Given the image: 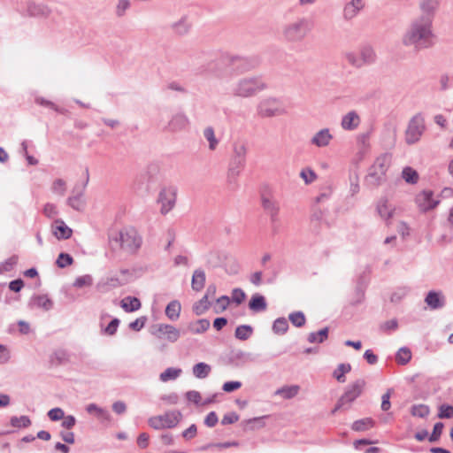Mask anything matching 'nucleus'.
<instances>
[{
    "label": "nucleus",
    "mask_w": 453,
    "mask_h": 453,
    "mask_svg": "<svg viewBox=\"0 0 453 453\" xmlns=\"http://www.w3.org/2000/svg\"><path fill=\"white\" fill-rule=\"evenodd\" d=\"M230 303V298L226 296H222L217 299L214 311L216 313L224 311Z\"/></svg>",
    "instance_id": "obj_42"
},
{
    "label": "nucleus",
    "mask_w": 453,
    "mask_h": 453,
    "mask_svg": "<svg viewBox=\"0 0 453 453\" xmlns=\"http://www.w3.org/2000/svg\"><path fill=\"white\" fill-rule=\"evenodd\" d=\"M282 104L276 99H267L259 105V113L262 116L270 117L283 112Z\"/></svg>",
    "instance_id": "obj_11"
},
{
    "label": "nucleus",
    "mask_w": 453,
    "mask_h": 453,
    "mask_svg": "<svg viewBox=\"0 0 453 453\" xmlns=\"http://www.w3.org/2000/svg\"><path fill=\"white\" fill-rule=\"evenodd\" d=\"M145 321H146L145 318H143V317L139 318V319H135L134 322L130 323L129 326L131 329H133L134 331H139L144 326Z\"/></svg>",
    "instance_id": "obj_58"
},
{
    "label": "nucleus",
    "mask_w": 453,
    "mask_h": 453,
    "mask_svg": "<svg viewBox=\"0 0 453 453\" xmlns=\"http://www.w3.org/2000/svg\"><path fill=\"white\" fill-rule=\"evenodd\" d=\"M411 413L413 417L426 418L430 413V409L426 404H417L411 408Z\"/></svg>",
    "instance_id": "obj_33"
},
{
    "label": "nucleus",
    "mask_w": 453,
    "mask_h": 453,
    "mask_svg": "<svg viewBox=\"0 0 453 453\" xmlns=\"http://www.w3.org/2000/svg\"><path fill=\"white\" fill-rule=\"evenodd\" d=\"M310 31V26L305 21H300L286 28L284 35L288 41H298L303 39Z\"/></svg>",
    "instance_id": "obj_8"
},
{
    "label": "nucleus",
    "mask_w": 453,
    "mask_h": 453,
    "mask_svg": "<svg viewBox=\"0 0 453 453\" xmlns=\"http://www.w3.org/2000/svg\"><path fill=\"white\" fill-rule=\"evenodd\" d=\"M438 7L437 0H424L421 4V17L428 16L431 19L433 17V13L435 9Z\"/></svg>",
    "instance_id": "obj_26"
},
{
    "label": "nucleus",
    "mask_w": 453,
    "mask_h": 453,
    "mask_svg": "<svg viewBox=\"0 0 453 453\" xmlns=\"http://www.w3.org/2000/svg\"><path fill=\"white\" fill-rule=\"evenodd\" d=\"M10 358V353L6 347L0 344V364L6 363Z\"/></svg>",
    "instance_id": "obj_61"
},
{
    "label": "nucleus",
    "mask_w": 453,
    "mask_h": 453,
    "mask_svg": "<svg viewBox=\"0 0 453 453\" xmlns=\"http://www.w3.org/2000/svg\"><path fill=\"white\" fill-rule=\"evenodd\" d=\"M150 436L146 433L141 434L137 438V445L141 449H146L149 445Z\"/></svg>",
    "instance_id": "obj_55"
},
{
    "label": "nucleus",
    "mask_w": 453,
    "mask_h": 453,
    "mask_svg": "<svg viewBox=\"0 0 453 453\" xmlns=\"http://www.w3.org/2000/svg\"><path fill=\"white\" fill-rule=\"evenodd\" d=\"M238 419H239V416L234 412H231V413L226 414L222 418L221 423L223 425L234 424V423L237 422Z\"/></svg>",
    "instance_id": "obj_52"
},
{
    "label": "nucleus",
    "mask_w": 453,
    "mask_h": 453,
    "mask_svg": "<svg viewBox=\"0 0 453 453\" xmlns=\"http://www.w3.org/2000/svg\"><path fill=\"white\" fill-rule=\"evenodd\" d=\"M359 123V116L355 111H350L342 118V127L345 130H353L358 127Z\"/></svg>",
    "instance_id": "obj_17"
},
{
    "label": "nucleus",
    "mask_w": 453,
    "mask_h": 453,
    "mask_svg": "<svg viewBox=\"0 0 453 453\" xmlns=\"http://www.w3.org/2000/svg\"><path fill=\"white\" fill-rule=\"evenodd\" d=\"M390 163L391 159L389 156L383 155L379 157L371 167L370 176L374 178L375 180L380 181L386 175Z\"/></svg>",
    "instance_id": "obj_7"
},
{
    "label": "nucleus",
    "mask_w": 453,
    "mask_h": 453,
    "mask_svg": "<svg viewBox=\"0 0 453 453\" xmlns=\"http://www.w3.org/2000/svg\"><path fill=\"white\" fill-rule=\"evenodd\" d=\"M50 190L56 196H65L66 191L65 180H64L63 179H56L55 180H53L51 184Z\"/></svg>",
    "instance_id": "obj_27"
},
{
    "label": "nucleus",
    "mask_w": 453,
    "mask_h": 453,
    "mask_svg": "<svg viewBox=\"0 0 453 453\" xmlns=\"http://www.w3.org/2000/svg\"><path fill=\"white\" fill-rule=\"evenodd\" d=\"M426 304L433 310L443 306V298L440 293L430 291L426 297Z\"/></svg>",
    "instance_id": "obj_22"
},
{
    "label": "nucleus",
    "mask_w": 453,
    "mask_h": 453,
    "mask_svg": "<svg viewBox=\"0 0 453 453\" xmlns=\"http://www.w3.org/2000/svg\"><path fill=\"white\" fill-rule=\"evenodd\" d=\"M151 334L157 339L167 341L169 342H175L180 336V332L178 328L169 324H157L151 328Z\"/></svg>",
    "instance_id": "obj_4"
},
{
    "label": "nucleus",
    "mask_w": 453,
    "mask_h": 453,
    "mask_svg": "<svg viewBox=\"0 0 453 453\" xmlns=\"http://www.w3.org/2000/svg\"><path fill=\"white\" fill-rule=\"evenodd\" d=\"M227 324V320L225 318H217L213 321V327L219 331Z\"/></svg>",
    "instance_id": "obj_62"
},
{
    "label": "nucleus",
    "mask_w": 453,
    "mask_h": 453,
    "mask_svg": "<svg viewBox=\"0 0 453 453\" xmlns=\"http://www.w3.org/2000/svg\"><path fill=\"white\" fill-rule=\"evenodd\" d=\"M365 386V381L364 380H357L352 383L349 387L348 390L344 393V395L340 398L337 405L334 410V412L341 409L343 405L350 403L356 398H357L361 395Z\"/></svg>",
    "instance_id": "obj_6"
},
{
    "label": "nucleus",
    "mask_w": 453,
    "mask_h": 453,
    "mask_svg": "<svg viewBox=\"0 0 453 453\" xmlns=\"http://www.w3.org/2000/svg\"><path fill=\"white\" fill-rule=\"evenodd\" d=\"M345 58L350 65L360 67L372 62L374 60V53L372 48L364 47L360 52H346Z\"/></svg>",
    "instance_id": "obj_5"
},
{
    "label": "nucleus",
    "mask_w": 453,
    "mask_h": 453,
    "mask_svg": "<svg viewBox=\"0 0 453 453\" xmlns=\"http://www.w3.org/2000/svg\"><path fill=\"white\" fill-rule=\"evenodd\" d=\"M210 327V321L206 319H201L189 323L188 329L193 334H203Z\"/></svg>",
    "instance_id": "obj_23"
},
{
    "label": "nucleus",
    "mask_w": 453,
    "mask_h": 453,
    "mask_svg": "<svg viewBox=\"0 0 453 453\" xmlns=\"http://www.w3.org/2000/svg\"><path fill=\"white\" fill-rule=\"evenodd\" d=\"M377 209L380 215L385 219H389L392 216L393 209L388 204L387 200L380 201Z\"/></svg>",
    "instance_id": "obj_37"
},
{
    "label": "nucleus",
    "mask_w": 453,
    "mask_h": 453,
    "mask_svg": "<svg viewBox=\"0 0 453 453\" xmlns=\"http://www.w3.org/2000/svg\"><path fill=\"white\" fill-rule=\"evenodd\" d=\"M289 320L294 326L297 327L303 326L306 321L304 314L301 311L291 313L289 315Z\"/></svg>",
    "instance_id": "obj_41"
},
{
    "label": "nucleus",
    "mask_w": 453,
    "mask_h": 453,
    "mask_svg": "<svg viewBox=\"0 0 453 453\" xmlns=\"http://www.w3.org/2000/svg\"><path fill=\"white\" fill-rule=\"evenodd\" d=\"M211 291V294L214 295L215 288H213L212 289H211V288H209L208 290H207V294L202 299H200L198 302H196L193 305V311L196 315L199 316V315L203 314L210 308V302H209L208 294Z\"/></svg>",
    "instance_id": "obj_18"
},
{
    "label": "nucleus",
    "mask_w": 453,
    "mask_h": 453,
    "mask_svg": "<svg viewBox=\"0 0 453 453\" xmlns=\"http://www.w3.org/2000/svg\"><path fill=\"white\" fill-rule=\"evenodd\" d=\"M33 305L45 311L52 307V302L46 296H38L33 298Z\"/></svg>",
    "instance_id": "obj_31"
},
{
    "label": "nucleus",
    "mask_w": 453,
    "mask_h": 453,
    "mask_svg": "<svg viewBox=\"0 0 453 453\" xmlns=\"http://www.w3.org/2000/svg\"><path fill=\"white\" fill-rule=\"evenodd\" d=\"M443 429V424L441 422H438L434 425L433 433L431 436L429 437L430 441H436L439 437L441 436Z\"/></svg>",
    "instance_id": "obj_49"
},
{
    "label": "nucleus",
    "mask_w": 453,
    "mask_h": 453,
    "mask_svg": "<svg viewBox=\"0 0 453 453\" xmlns=\"http://www.w3.org/2000/svg\"><path fill=\"white\" fill-rule=\"evenodd\" d=\"M11 423L15 427H27L30 426L31 421L28 417L21 416V417H14L12 418Z\"/></svg>",
    "instance_id": "obj_45"
},
{
    "label": "nucleus",
    "mask_w": 453,
    "mask_h": 453,
    "mask_svg": "<svg viewBox=\"0 0 453 453\" xmlns=\"http://www.w3.org/2000/svg\"><path fill=\"white\" fill-rule=\"evenodd\" d=\"M48 416L51 420L57 421L64 418V411L60 408H54L48 412Z\"/></svg>",
    "instance_id": "obj_50"
},
{
    "label": "nucleus",
    "mask_w": 453,
    "mask_h": 453,
    "mask_svg": "<svg viewBox=\"0 0 453 453\" xmlns=\"http://www.w3.org/2000/svg\"><path fill=\"white\" fill-rule=\"evenodd\" d=\"M357 5H353L351 3H349L345 8H344V16L347 19L353 18L357 12H358L356 8Z\"/></svg>",
    "instance_id": "obj_54"
},
{
    "label": "nucleus",
    "mask_w": 453,
    "mask_h": 453,
    "mask_svg": "<svg viewBox=\"0 0 453 453\" xmlns=\"http://www.w3.org/2000/svg\"><path fill=\"white\" fill-rule=\"evenodd\" d=\"M432 20L428 16L415 19L403 36L405 45L426 47L432 37Z\"/></svg>",
    "instance_id": "obj_1"
},
{
    "label": "nucleus",
    "mask_w": 453,
    "mask_h": 453,
    "mask_svg": "<svg viewBox=\"0 0 453 453\" xmlns=\"http://www.w3.org/2000/svg\"><path fill=\"white\" fill-rule=\"evenodd\" d=\"M351 370V365L349 364H341L334 370L333 376L340 382L345 381V374L349 372Z\"/></svg>",
    "instance_id": "obj_30"
},
{
    "label": "nucleus",
    "mask_w": 453,
    "mask_h": 453,
    "mask_svg": "<svg viewBox=\"0 0 453 453\" xmlns=\"http://www.w3.org/2000/svg\"><path fill=\"white\" fill-rule=\"evenodd\" d=\"M72 229L64 221L57 220L53 225V234L58 239H68L72 235Z\"/></svg>",
    "instance_id": "obj_16"
},
{
    "label": "nucleus",
    "mask_w": 453,
    "mask_h": 453,
    "mask_svg": "<svg viewBox=\"0 0 453 453\" xmlns=\"http://www.w3.org/2000/svg\"><path fill=\"white\" fill-rule=\"evenodd\" d=\"M92 285V278L89 275L79 277L74 281V286L78 288L88 287Z\"/></svg>",
    "instance_id": "obj_47"
},
{
    "label": "nucleus",
    "mask_w": 453,
    "mask_h": 453,
    "mask_svg": "<svg viewBox=\"0 0 453 453\" xmlns=\"http://www.w3.org/2000/svg\"><path fill=\"white\" fill-rule=\"evenodd\" d=\"M415 202L421 211H427L434 209L439 201L434 198L432 191L424 190L416 196Z\"/></svg>",
    "instance_id": "obj_9"
},
{
    "label": "nucleus",
    "mask_w": 453,
    "mask_h": 453,
    "mask_svg": "<svg viewBox=\"0 0 453 453\" xmlns=\"http://www.w3.org/2000/svg\"><path fill=\"white\" fill-rule=\"evenodd\" d=\"M181 373V370L179 368H167L165 372L160 374V380L166 382L168 380L177 379Z\"/></svg>",
    "instance_id": "obj_32"
},
{
    "label": "nucleus",
    "mask_w": 453,
    "mask_h": 453,
    "mask_svg": "<svg viewBox=\"0 0 453 453\" xmlns=\"http://www.w3.org/2000/svg\"><path fill=\"white\" fill-rule=\"evenodd\" d=\"M141 305L140 300L133 296H127L120 302V306L126 312L138 311L141 308Z\"/></svg>",
    "instance_id": "obj_19"
},
{
    "label": "nucleus",
    "mask_w": 453,
    "mask_h": 453,
    "mask_svg": "<svg viewBox=\"0 0 453 453\" xmlns=\"http://www.w3.org/2000/svg\"><path fill=\"white\" fill-rule=\"evenodd\" d=\"M204 137L209 142V147L211 150H215L218 145V140L215 137L214 131L211 127H207L203 132Z\"/></svg>",
    "instance_id": "obj_43"
},
{
    "label": "nucleus",
    "mask_w": 453,
    "mask_h": 453,
    "mask_svg": "<svg viewBox=\"0 0 453 453\" xmlns=\"http://www.w3.org/2000/svg\"><path fill=\"white\" fill-rule=\"evenodd\" d=\"M299 391L298 386L284 387L276 391V395L282 396L285 399H289L297 395Z\"/></svg>",
    "instance_id": "obj_34"
},
{
    "label": "nucleus",
    "mask_w": 453,
    "mask_h": 453,
    "mask_svg": "<svg viewBox=\"0 0 453 453\" xmlns=\"http://www.w3.org/2000/svg\"><path fill=\"white\" fill-rule=\"evenodd\" d=\"M23 286L24 284L21 280H15L10 283L9 288L12 291L19 292L23 288Z\"/></svg>",
    "instance_id": "obj_63"
},
{
    "label": "nucleus",
    "mask_w": 453,
    "mask_h": 453,
    "mask_svg": "<svg viewBox=\"0 0 453 453\" xmlns=\"http://www.w3.org/2000/svg\"><path fill=\"white\" fill-rule=\"evenodd\" d=\"M396 361L400 365H406L411 358V352L407 348H402L396 354Z\"/></svg>",
    "instance_id": "obj_39"
},
{
    "label": "nucleus",
    "mask_w": 453,
    "mask_h": 453,
    "mask_svg": "<svg viewBox=\"0 0 453 453\" xmlns=\"http://www.w3.org/2000/svg\"><path fill=\"white\" fill-rule=\"evenodd\" d=\"M204 423L209 427L214 426L218 423V416L214 411L210 412L204 420Z\"/></svg>",
    "instance_id": "obj_57"
},
{
    "label": "nucleus",
    "mask_w": 453,
    "mask_h": 453,
    "mask_svg": "<svg viewBox=\"0 0 453 453\" xmlns=\"http://www.w3.org/2000/svg\"><path fill=\"white\" fill-rule=\"evenodd\" d=\"M263 209L270 215L272 221H276L280 212V204L271 194H263L261 196Z\"/></svg>",
    "instance_id": "obj_12"
},
{
    "label": "nucleus",
    "mask_w": 453,
    "mask_h": 453,
    "mask_svg": "<svg viewBox=\"0 0 453 453\" xmlns=\"http://www.w3.org/2000/svg\"><path fill=\"white\" fill-rule=\"evenodd\" d=\"M43 211L47 217L53 218L57 215V207L52 203H47L43 208Z\"/></svg>",
    "instance_id": "obj_59"
},
{
    "label": "nucleus",
    "mask_w": 453,
    "mask_h": 453,
    "mask_svg": "<svg viewBox=\"0 0 453 453\" xmlns=\"http://www.w3.org/2000/svg\"><path fill=\"white\" fill-rule=\"evenodd\" d=\"M264 87V83L258 80H244L239 85L238 94L242 96H249L253 95L255 92L263 89Z\"/></svg>",
    "instance_id": "obj_14"
},
{
    "label": "nucleus",
    "mask_w": 453,
    "mask_h": 453,
    "mask_svg": "<svg viewBox=\"0 0 453 453\" xmlns=\"http://www.w3.org/2000/svg\"><path fill=\"white\" fill-rule=\"evenodd\" d=\"M181 305L179 301L173 300L170 302L165 308L166 317L172 320L176 321L180 318Z\"/></svg>",
    "instance_id": "obj_20"
},
{
    "label": "nucleus",
    "mask_w": 453,
    "mask_h": 453,
    "mask_svg": "<svg viewBox=\"0 0 453 453\" xmlns=\"http://www.w3.org/2000/svg\"><path fill=\"white\" fill-rule=\"evenodd\" d=\"M305 183H311L316 179V175L313 171L310 169H304L300 173Z\"/></svg>",
    "instance_id": "obj_51"
},
{
    "label": "nucleus",
    "mask_w": 453,
    "mask_h": 453,
    "mask_svg": "<svg viewBox=\"0 0 453 453\" xmlns=\"http://www.w3.org/2000/svg\"><path fill=\"white\" fill-rule=\"evenodd\" d=\"M176 191L173 188H164L159 194L158 202L161 203L162 213H167L174 206Z\"/></svg>",
    "instance_id": "obj_10"
},
{
    "label": "nucleus",
    "mask_w": 453,
    "mask_h": 453,
    "mask_svg": "<svg viewBox=\"0 0 453 453\" xmlns=\"http://www.w3.org/2000/svg\"><path fill=\"white\" fill-rule=\"evenodd\" d=\"M438 417L440 418H450L453 417V406L442 404L439 408Z\"/></svg>",
    "instance_id": "obj_46"
},
{
    "label": "nucleus",
    "mask_w": 453,
    "mask_h": 453,
    "mask_svg": "<svg viewBox=\"0 0 453 453\" xmlns=\"http://www.w3.org/2000/svg\"><path fill=\"white\" fill-rule=\"evenodd\" d=\"M112 409L117 414H122L126 411L127 407L125 403L119 401L113 403Z\"/></svg>",
    "instance_id": "obj_64"
},
{
    "label": "nucleus",
    "mask_w": 453,
    "mask_h": 453,
    "mask_svg": "<svg viewBox=\"0 0 453 453\" xmlns=\"http://www.w3.org/2000/svg\"><path fill=\"white\" fill-rule=\"evenodd\" d=\"M56 263L58 267L65 268L71 265L73 263V259L69 254L60 253Z\"/></svg>",
    "instance_id": "obj_44"
},
{
    "label": "nucleus",
    "mask_w": 453,
    "mask_h": 453,
    "mask_svg": "<svg viewBox=\"0 0 453 453\" xmlns=\"http://www.w3.org/2000/svg\"><path fill=\"white\" fill-rule=\"evenodd\" d=\"M131 273L129 270H120L118 273L109 276L104 285L110 288H118L127 284L130 279Z\"/></svg>",
    "instance_id": "obj_15"
},
{
    "label": "nucleus",
    "mask_w": 453,
    "mask_h": 453,
    "mask_svg": "<svg viewBox=\"0 0 453 453\" xmlns=\"http://www.w3.org/2000/svg\"><path fill=\"white\" fill-rule=\"evenodd\" d=\"M205 284V273L203 270H196L192 276L191 286L195 291H200Z\"/></svg>",
    "instance_id": "obj_24"
},
{
    "label": "nucleus",
    "mask_w": 453,
    "mask_h": 453,
    "mask_svg": "<svg viewBox=\"0 0 453 453\" xmlns=\"http://www.w3.org/2000/svg\"><path fill=\"white\" fill-rule=\"evenodd\" d=\"M114 240L119 243V247L126 252L134 253L142 245V238L132 226L122 228Z\"/></svg>",
    "instance_id": "obj_2"
},
{
    "label": "nucleus",
    "mask_w": 453,
    "mask_h": 453,
    "mask_svg": "<svg viewBox=\"0 0 453 453\" xmlns=\"http://www.w3.org/2000/svg\"><path fill=\"white\" fill-rule=\"evenodd\" d=\"M327 334L328 329L325 327L317 333L310 334L308 340L310 342H323L327 338Z\"/></svg>",
    "instance_id": "obj_38"
},
{
    "label": "nucleus",
    "mask_w": 453,
    "mask_h": 453,
    "mask_svg": "<svg viewBox=\"0 0 453 453\" xmlns=\"http://www.w3.org/2000/svg\"><path fill=\"white\" fill-rule=\"evenodd\" d=\"M403 179L410 184H415L418 180V174L416 170L411 167H405L402 172Z\"/></svg>",
    "instance_id": "obj_29"
},
{
    "label": "nucleus",
    "mask_w": 453,
    "mask_h": 453,
    "mask_svg": "<svg viewBox=\"0 0 453 453\" xmlns=\"http://www.w3.org/2000/svg\"><path fill=\"white\" fill-rule=\"evenodd\" d=\"M249 307L253 311H261L266 309V302L263 296L255 295L251 297Z\"/></svg>",
    "instance_id": "obj_25"
},
{
    "label": "nucleus",
    "mask_w": 453,
    "mask_h": 453,
    "mask_svg": "<svg viewBox=\"0 0 453 453\" xmlns=\"http://www.w3.org/2000/svg\"><path fill=\"white\" fill-rule=\"evenodd\" d=\"M245 297V293L240 288H234L232 292V300L236 303V304L242 303Z\"/></svg>",
    "instance_id": "obj_48"
},
{
    "label": "nucleus",
    "mask_w": 453,
    "mask_h": 453,
    "mask_svg": "<svg viewBox=\"0 0 453 453\" xmlns=\"http://www.w3.org/2000/svg\"><path fill=\"white\" fill-rule=\"evenodd\" d=\"M181 414L179 411H171L161 416L152 417L149 419V425L157 430L173 428L180 422Z\"/></svg>",
    "instance_id": "obj_3"
},
{
    "label": "nucleus",
    "mask_w": 453,
    "mask_h": 453,
    "mask_svg": "<svg viewBox=\"0 0 453 453\" xmlns=\"http://www.w3.org/2000/svg\"><path fill=\"white\" fill-rule=\"evenodd\" d=\"M423 131L422 120L418 118L412 119L406 131V142L410 144L418 142Z\"/></svg>",
    "instance_id": "obj_13"
},
{
    "label": "nucleus",
    "mask_w": 453,
    "mask_h": 453,
    "mask_svg": "<svg viewBox=\"0 0 453 453\" xmlns=\"http://www.w3.org/2000/svg\"><path fill=\"white\" fill-rule=\"evenodd\" d=\"M273 329L276 334H285L288 329V323L286 319L280 318L274 321Z\"/></svg>",
    "instance_id": "obj_40"
},
{
    "label": "nucleus",
    "mask_w": 453,
    "mask_h": 453,
    "mask_svg": "<svg viewBox=\"0 0 453 453\" xmlns=\"http://www.w3.org/2000/svg\"><path fill=\"white\" fill-rule=\"evenodd\" d=\"M241 386H242V383L239 381H229V382H226L223 385V390L226 392H232V391H234V390L240 388Z\"/></svg>",
    "instance_id": "obj_56"
},
{
    "label": "nucleus",
    "mask_w": 453,
    "mask_h": 453,
    "mask_svg": "<svg viewBox=\"0 0 453 453\" xmlns=\"http://www.w3.org/2000/svg\"><path fill=\"white\" fill-rule=\"evenodd\" d=\"M211 367L205 363H198L193 367V373L196 378L203 379L209 375Z\"/></svg>",
    "instance_id": "obj_28"
},
{
    "label": "nucleus",
    "mask_w": 453,
    "mask_h": 453,
    "mask_svg": "<svg viewBox=\"0 0 453 453\" xmlns=\"http://www.w3.org/2000/svg\"><path fill=\"white\" fill-rule=\"evenodd\" d=\"M332 135L328 129H322L318 132L312 138L311 142L318 147H323L329 144Z\"/></svg>",
    "instance_id": "obj_21"
},
{
    "label": "nucleus",
    "mask_w": 453,
    "mask_h": 453,
    "mask_svg": "<svg viewBox=\"0 0 453 453\" xmlns=\"http://www.w3.org/2000/svg\"><path fill=\"white\" fill-rule=\"evenodd\" d=\"M196 425H191L188 429H186L183 433H182V436L185 438V439H192L196 436Z\"/></svg>",
    "instance_id": "obj_60"
},
{
    "label": "nucleus",
    "mask_w": 453,
    "mask_h": 453,
    "mask_svg": "<svg viewBox=\"0 0 453 453\" xmlns=\"http://www.w3.org/2000/svg\"><path fill=\"white\" fill-rule=\"evenodd\" d=\"M373 426L372 418H366L357 420L352 424V429L355 431H365Z\"/></svg>",
    "instance_id": "obj_36"
},
{
    "label": "nucleus",
    "mask_w": 453,
    "mask_h": 453,
    "mask_svg": "<svg viewBox=\"0 0 453 453\" xmlns=\"http://www.w3.org/2000/svg\"><path fill=\"white\" fill-rule=\"evenodd\" d=\"M391 394H392V389H388L387 391V393H385L383 395H382V403H381V409L383 411H388L390 409L391 407V403H390V397H391Z\"/></svg>",
    "instance_id": "obj_53"
},
{
    "label": "nucleus",
    "mask_w": 453,
    "mask_h": 453,
    "mask_svg": "<svg viewBox=\"0 0 453 453\" xmlns=\"http://www.w3.org/2000/svg\"><path fill=\"white\" fill-rule=\"evenodd\" d=\"M251 334H252L251 326L242 325V326H239L236 327L234 335L237 339L245 341L250 337Z\"/></svg>",
    "instance_id": "obj_35"
}]
</instances>
